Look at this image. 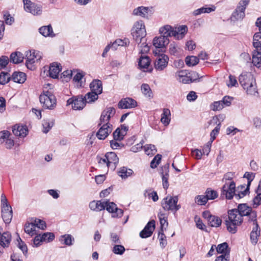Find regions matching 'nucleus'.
I'll return each mask as SVG.
<instances>
[{
	"label": "nucleus",
	"instance_id": "obj_1",
	"mask_svg": "<svg viewBox=\"0 0 261 261\" xmlns=\"http://www.w3.org/2000/svg\"><path fill=\"white\" fill-rule=\"evenodd\" d=\"M239 81L248 94L253 95L257 92L255 80L250 72H242L239 76Z\"/></svg>",
	"mask_w": 261,
	"mask_h": 261
},
{
	"label": "nucleus",
	"instance_id": "obj_2",
	"mask_svg": "<svg viewBox=\"0 0 261 261\" xmlns=\"http://www.w3.org/2000/svg\"><path fill=\"white\" fill-rule=\"evenodd\" d=\"M243 219L237 209H232L228 211V219L225 220V223L227 230L234 233L237 231V227L241 224Z\"/></svg>",
	"mask_w": 261,
	"mask_h": 261
},
{
	"label": "nucleus",
	"instance_id": "obj_3",
	"mask_svg": "<svg viewBox=\"0 0 261 261\" xmlns=\"http://www.w3.org/2000/svg\"><path fill=\"white\" fill-rule=\"evenodd\" d=\"M160 34H167L169 37L173 36L175 39H182L188 32V28L185 25L173 28L171 25H166L161 27L159 30Z\"/></svg>",
	"mask_w": 261,
	"mask_h": 261
},
{
	"label": "nucleus",
	"instance_id": "obj_4",
	"mask_svg": "<svg viewBox=\"0 0 261 261\" xmlns=\"http://www.w3.org/2000/svg\"><path fill=\"white\" fill-rule=\"evenodd\" d=\"M40 102L44 109L54 110L57 106L56 96L49 91H43L39 97Z\"/></svg>",
	"mask_w": 261,
	"mask_h": 261
},
{
	"label": "nucleus",
	"instance_id": "obj_5",
	"mask_svg": "<svg viewBox=\"0 0 261 261\" xmlns=\"http://www.w3.org/2000/svg\"><path fill=\"white\" fill-rule=\"evenodd\" d=\"M131 31L133 39L139 44L142 42L143 38L146 35L145 27L142 20L135 22Z\"/></svg>",
	"mask_w": 261,
	"mask_h": 261
},
{
	"label": "nucleus",
	"instance_id": "obj_6",
	"mask_svg": "<svg viewBox=\"0 0 261 261\" xmlns=\"http://www.w3.org/2000/svg\"><path fill=\"white\" fill-rule=\"evenodd\" d=\"M178 201V198L176 196H167L163 199L161 205L165 211L175 213L180 208V205L177 204Z\"/></svg>",
	"mask_w": 261,
	"mask_h": 261
},
{
	"label": "nucleus",
	"instance_id": "obj_7",
	"mask_svg": "<svg viewBox=\"0 0 261 261\" xmlns=\"http://www.w3.org/2000/svg\"><path fill=\"white\" fill-rule=\"evenodd\" d=\"M238 213L241 215L242 218L243 216H248L249 221H252L253 223H256L257 221V214L256 212L253 211L252 207L249 206L246 203L240 204L238 206Z\"/></svg>",
	"mask_w": 261,
	"mask_h": 261
},
{
	"label": "nucleus",
	"instance_id": "obj_8",
	"mask_svg": "<svg viewBox=\"0 0 261 261\" xmlns=\"http://www.w3.org/2000/svg\"><path fill=\"white\" fill-rule=\"evenodd\" d=\"M250 0H241L235 10L232 13L231 19L232 21H235L242 20L245 17V11L246 7L249 4Z\"/></svg>",
	"mask_w": 261,
	"mask_h": 261
},
{
	"label": "nucleus",
	"instance_id": "obj_9",
	"mask_svg": "<svg viewBox=\"0 0 261 261\" xmlns=\"http://www.w3.org/2000/svg\"><path fill=\"white\" fill-rule=\"evenodd\" d=\"M25 59L27 67L29 69L33 70L35 68L34 63L41 59V56L39 52H36L35 50H28L25 52Z\"/></svg>",
	"mask_w": 261,
	"mask_h": 261
},
{
	"label": "nucleus",
	"instance_id": "obj_10",
	"mask_svg": "<svg viewBox=\"0 0 261 261\" xmlns=\"http://www.w3.org/2000/svg\"><path fill=\"white\" fill-rule=\"evenodd\" d=\"M116 113V111L113 107H107L101 113L99 119V125H112L110 123V119L114 117Z\"/></svg>",
	"mask_w": 261,
	"mask_h": 261
},
{
	"label": "nucleus",
	"instance_id": "obj_11",
	"mask_svg": "<svg viewBox=\"0 0 261 261\" xmlns=\"http://www.w3.org/2000/svg\"><path fill=\"white\" fill-rule=\"evenodd\" d=\"M236 192V184L233 181L226 182L222 188L221 196H224L227 199H231L235 196Z\"/></svg>",
	"mask_w": 261,
	"mask_h": 261
},
{
	"label": "nucleus",
	"instance_id": "obj_12",
	"mask_svg": "<svg viewBox=\"0 0 261 261\" xmlns=\"http://www.w3.org/2000/svg\"><path fill=\"white\" fill-rule=\"evenodd\" d=\"M103 203L105 204H103L105 209L112 214V217L120 218L123 216V210L117 208L116 204L113 202H110L108 200L103 201Z\"/></svg>",
	"mask_w": 261,
	"mask_h": 261
},
{
	"label": "nucleus",
	"instance_id": "obj_13",
	"mask_svg": "<svg viewBox=\"0 0 261 261\" xmlns=\"http://www.w3.org/2000/svg\"><path fill=\"white\" fill-rule=\"evenodd\" d=\"M24 9L27 12H29L34 15H40L42 13V7L30 0H22Z\"/></svg>",
	"mask_w": 261,
	"mask_h": 261
},
{
	"label": "nucleus",
	"instance_id": "obj_14",
	"mask_svg": "<svg viewBox=\"0 0 261 261\" xmlns=\"http://www.w3.org/2000/svg\"><path fill=\"white\" fill-rule=\"evenodd\" d=\"M67 104L71 105L72 108L74 110H81L85 107L86 102L82 95H78L68 99Z\"/></svg>",
	"mask_w": 261,
	"mask_h": 261
},
{
	"label": "nucleus",
	"instance_id": "obj_15",
	"mask_svg": "<svg viewBox=\"0 0 261 261\" xmlns=\"http://www.w3.org/2000/svg\"><path fill=\"white\" fill-rule=\"evenodd\" d=\"M168 57L163 54L158 55L154 61L155 69L158 71H162L165 69L168 63Z\"/></svg>",
	"mask_w": 261,
	"mask_h": 261
},
{
	"label": "nucleus",
	"instance_id": "obj_16",
	"mask_svg": "<svg viewBox=\"0 0 261 261\" xmlns=\"http://www.w3.org/2000/svg\"><path fill=\"white\" fill-rule=\"evenodd\" d=\"M159 37H155L152 41L153 46L156 48H160L162 50L165 48L169 42L168 37L169 36L167 34H161Z\"/></svg>",
	"mask_w": 261,
	"mask_h": 261
},
{
	"label": "nucleus",
	"instance_id": "obj_17",
	"mask_svg": "<svg viewBox=\"0 0 261 261\" xmlns=\"http://www.w3.org/2000/svg\"><path fill=\"white\" fill-rule=\"evenodd\" d=\"M99 129L96 134V136L99 140H105L112 132L113 130V125H99Z\"/></svg>",
	"mask_w": 261,
	"mask_h": 261
},
{
	"label": "nucleus",
	"instance_id": "obj_18",
	"mask_svg": "<svg viewBox=\"0 0 261 261\" xmlns=\"http://www.w3.org/2000/svg\"><path fill=\"white\" fill-rule=\"evenodd\" d=\"M155 222L154 220L149 221L144 229L140 232V237L142 238L150 237L155 229Z\"/></svg>",
	"mask_w": 261,
	"mask_h": 261
},
{
	"label": "nucleus",
	"instance_id": "obj_19",
	"mask_svg": "<svg viewBox=\"0 0 261 261\" xmlns=\"http://www.w3.org/2000/svg\"><path fill=\"white\" fill-rule=\"evenodd\" d=\"M106 154L108 161V168L114 170L119 163L118 157L114 152H109Z\"/></svg>",
	"mask_w": 261,
	"mask_h": 261
},
{
	"label": "nucleus",
	"instance_id": "obj_20",
	"mask_svg": "<svg viewBox=\"0 0 261 261\" xmlns=\"http://www.w3.org/2000/svg\"><path fill=\"white\" fill-rule=\"evenodd\" d=\"M120 109H131L135 108L137 106V101L129 97L122 99L118 104Z\"/></svg>",
	"mask_w": 261,
	"mask_h": 261
},
{
	"label": "nucleus",
	"instance_id": "obj_21",
	"mask_svg": "<svg viewBox=\"0 0 261 261\" xmlns=\"http://www.w3.org/2000/svg\"><path fill=\"white\" fill-rule=\"evenodd\" d=\"M2 217L6 224H9L11 222L13 217V212L11 206L1 208Z\"/></svg>",
	"mask_w": 261,
	"mask_h": 261
},
{
	"label": "nucleus",
	"instance_id": "obj_22",
	"mask_svg": "<svg viewBox=\"0 0 261 261\" xmlns=\"http://www.w3.org/2000/svg\"><path fill=\"white\" fill-rule=\"evenodd\" d=\"M151 10L148 7L140 6L133 10L134 15L139 16L143 18H148L151 14Z\"/></svg>",
	"mask_w": 261,
	"mask_h": 261
},
{
	"label": "nucleus",
	"instance_id": "obj_23",
	"mask_svg": "<svg viewBox=\"0 0 261 261\" xmlns=\"http://www.w3.org/2000/svg\"><path fill=\"white\" fill-rule=\"evenodd\" d=\"M169 164H167L161 168V175L162 178V184L164 189L167 190L169 187Z\"/></svg>",
	"mask_w": 261,
	"mask_h": 261
},
{
	"label": "nucleus",
	"instance_id": "obj_24",
	"mask_svg": "<svg viewBox=\"0 0 261 261\" xmlns=\"http://www.w3.org/2000/svg\"><path fill=\"white\" fill-rule=\"evenodd\" d=\"M12 132L15 136L24 138L28 135V129L26 126L16 124L13 127Z\"/></svg>",
	"mask_w": 261,
	"mask_h": 261
},
{
	"label": "nucleus",
	"instance_id": "obj_25",
	"mask_svg": "<svg viewBox=\"0 0 261 261\" xmlns=\"http://www.w3.org/2000/svg\"><path fill=\"white\" fill-rule=\"evenodd\" d=\"M12 236L10 232L5 231L0 236V245L3 248H8L11 242Z\"/></svg>",
	"mask_w": 261,
	"mask_h": 261
},
{
	"label": "nucleus",
	"instance_id": "obj_26",
	"mask_svg": "<svg viewBox=\"0 0 261 261\" xmlns=\"http://www.w3.org/2000/svg\"><path fill=\"white\" fill-rule=\"evenodd\" d=\"M61 71V64L56 62L53 63L49 66V75L53 79H56L58 77L59 73Z\"/></svg>",
	"mask_w": 261,
	"mask_h": 261
},
{
	"label": "nucleus",
	"instance_id": "obj_27",
	"mask_svg": "<svg viewBox=\"0 0 261 261\" xmlns=\"http://www.w3.org/2000/svg\"><path fill=\"white\" fill-rule=\"evenodd\" d=\"M39 32L45 37H54L56 36L50 24L40 27L39 29Z\"/></svg>",
	"mask_w": 261,
	"mask_h": 261
},
{
	"label": "nucleus",
	"instance_id": "obj_28",
	"mask_svg": "<svg viewBox=\"0 0 261 261\" xmlns=\"http://www.w3.org/2000/svg\"><path fill=\"white\" fill-rule=\"evenodd\" d=\"M91 91L100 94L102 92V84L100 80H94L90 84Z\"/></svg>",
	"mask_w": 261,
	"mask_h": 261
},
{
	"label": "nucleus",
	"instance_id": "obj_29",
	"mask_svg": "<svg viewBox=\"0 0 261 261\" xmlns=\"http://www.w3.org/2000/svg\"><path fill=\"white\" fill-rule=\"evenodd\" d=\"M150 60L149 58L147 56H141L139 58L138 62V65L140 69L143 71H147V69L150 66Z\"/></svg>",
	"mask_w": 261,
	"mask_h": 261
},
{
	"label": "nucleus",
	"instance_id": "obj_30",
	"mask_svg": "<svg viewBox=\"0 0 261 261\" xmlns=\"http://www.w3.org/2000/svg\"><path fill=\"white\" fill-rule=\"evenodd\" d=\"M11 78L14 82L22 84L26 81L27 76L24 72L15 71L12 75Z\"/></svg>",
	"mask_w": 261,
	"mask_h": 261
},
{
	"label": "nucleus",
	"instance_id": "obj_31",
	"mask_svg": "<svg viewBox=\"0 0 261 261\" xmlns=\"http://www.w3.org/2000/svg\"><path fill=\"white\" fill-rule=\"evenodd\" d=\"M103 201L93 200L90 202L89 208L94 211L99 212L105 210Z\"/></svg>",
	"mask_w": 261,
	"mask_h": 261
},
{
	"label": "nucleus",
	"instance_id": "obj_32",
	"mask_svg": "<svg viewBox=\"0 0 261 261\" xmlns=\"http://www.w3.org/2000/svg\"><path fill=\"white\" fill-rule=\"evenodd\" d=\"M24 59L23 54L19 51H15L11 54L10 61L14 64L21 63Z\"/></svg>",
	"mask_w": 261,
	"mask_h": 261
},
{
	"label": "nucleus",
	"instance_id": "obj_33",
	"mask_svg": "<svg viewBox=\"0 0 261 261\" xmlns=\"http://www.w3.org/2000/svg\"><path fill=\"white\" fill-rule=\"evenodd\" d=\"M255 226L253 228L252 231L250 233V240L251 243L253 245H255L258 241V237L260 233V230L258 231V225L257 221L256 223H253Z\"/></svg>",
	"mask_w": 261,
	"mask_h": 261
},
{
	"label": "nucleus",
	"instance_id": "obj_34",
	"mask_svg": "<svg viewBox=\"0 0 261 261\" xmlns=\"http://www.w3.org/2000/svg\"><path fill=\"white\" fill-rule=\"evenodd\" d=\"M216 251L218 253L229 255L230 250L226 242L220 244L216 246Z\"/></svg>",
	"mask_w": 261,
	"mask_h": 261
},
{
	"label": "nucleus",
	"instance_id": "obj_35",
	"mask_svg": "<svg viewBox=\"0 0 261 261\" xmlns=\"http://www.w3.org/2000/svg\"><path fill=\"white\" fill-rule=\"evenodd\" d=\"M170 111L168 109H164L161 115V121L165 125L167 126L170 122Z\"/></svg>",
	"mask_w": 261,
	"mask_h": 261
},
{
	"label": "nucleus",
	"instance_id": "obj_36",
	"mask_svg": "<svg viewBox=\"0 0 261 261\" xmlns=\"http://www.w3.org/2000/svg\"><path fill=\"white\" fill-rule=\"evenodd\" d=\"M252 64L257 67L260 68L261 67V53L257 51L254 50L252 54Z\"/></svg>",
	"mask_w": 261,
	"mask_h": 261
},
{
	"label": "nucleus",
	"instance_id": "obj_37",
	"mask_svg": "<svg viewBox=\"0 0 261 261\" xmlns=\"http://www.w3.org/2000/svg\"><path fill=\"white\" fill-rule=\"evenodd\" d=\"M60 241L66 245L70 246L73 244L74 239L71 234H65L61 236Z\"/></svg>",
	"mask_w": 261,
	"mask_h": 261
},
{
	"label": "nucleus",
	"instance_id": "obj_38",
	"mask_svg": "<svg viewBox=\"0 0 261 261\" xmlns=\"http://www.w3.org/2000/svg\"><path fill=\"white\" fill-rule=\"evenodd\" d=\"M133 173L132 169L127 168L125 167L120 168L118 172L119 176L122 179H126L130 176Z\"/></svg>",
	"mask_w": 261,
	"mask_h": 261
},
{
	"label": "nucleus",
	"instance_id": "obj_39",
	"mask_svg": "<svg viewBox=\"0 0 261 261\" xmlns=\"http://www.w3.org/2000/svg\"><path fill=\"white\" fill-rule=\"evenodd\" d=\"M98 95L99 94L91 91V92L87 93L83 97L86 103H91L98 99Z\"/></svg>",
	"mask_w": 261,
	"mask_h": 261
},
{
	"label": "nucleus",
	"instance_id": "obj_40",
	"mask_svg": "<svg viewBox=\"0 0 261 261\" xmlns=\"http://www.w3.org/2000/svg\"><path fill=\"white\" fill-rule=\"evenodd\" d=\"M55 124V120L53 119L44 120L42 122L43 132L48 133Z\"/></svg>",
	"mask_w": 261,
	"mask_h": 261
},
{
	"label": "nucleus",
	"instance_id": "obj_41",
	"mask_svg": "<svg viewBox=\"0 0 261 261\" xmlns=\"http://www.w3.org/2000/svg\"><path fill=\"white\" fill-rule=\"evenodd\" d=\"M36 228L33 222L27 223L24 225V231L32 236L36 234Z\"/></svg>",
	"mask_w": 261,
	"mask_h": 261
},
{
	"label": "nucleus",
	"instance_id": "obj_42",
	"mask_svg": "<svg viewBox=\"0 0 261 261\" xmlns=\"http://www.w3.org/2000/svg\"><path fill=\"white\" fill-rule=\"evenodd\" d=\"M208 223L211 227H218L221 225L222 220L219 217L213 215L208 221Z\"/></svg>",
	"mask_w": 261,
	"mask_h": 261
},
{
	"label": "nucleus",
	"instance_id": "obj_43",
	"mask_svg": "<svg viewBox=\"0 0 261 261\" xmlns=\"http://www.w3.org/2000/svg\"><path fill=\"white\" fill-rule=\"evenodd\" d=\"M141 90L142 93L146 97L151 98L152 97V93L151 89L147 84H143L141 87Z\"/></svg>",
	"mask_w": 261,
	"mask_h": 261
},
{
	"label": "nucleus",
	"instance_id": "obj_44",
	"mask_svg": "<svg viewBox=\"0 0 261 261\" xmlns=\"http://www.w3.org/2000/svg\"><path fill=\"white\" fill-rule=\"evenodd\" d=\"M253 46L258 49V48H261V33H256L254 34L253 36Z\"/></svg>",
	"mask_w": 261,
	"mask_h": 261
},
{
	"label": "nucleus",
	"instance_id": "obj_45",
	"mask_svg": "<svg viewBox=\"0 0 261 261\" xmlns=\"http://www.w3.org/2000/svg\"><path fill=\"white\" fill-rule=\"evenodd\" d=\"M205 194L208 200H214L218 197V194L216 191L207 188L205 192Z\"/></svg>",
	"mask_w": 261,
	"mask_h": 261
},
{
	"label": "nucleus",
	"instance_id": "obj_46",
	"mask_svg": "<svg viewBox=\"0 0 261 261\" xmlns=\"http://www.w3.org/2000/svg\"><path fill=\"white\" fill-rule=\"evenodd\" d=\"M185 62L189 66H195L198 63L199 58L196 56L187 57Z\"/></svg>",
	"mask_w": 261,
	"mask_h": 261
},
{
	"label": "nucleus",
	"instance_id": "obj_47",
	"mask_svg": "<svg viewBox=\"0 0 261 261\" xmlns=\"http://www.w3.org/2000/svg\"><path fill=\"white\" fill-rule=\"evenodd\" d=\"M144 151L148 155L154 154L157 150L156 149L155 146L152 144H148L144 147Z\"/></svg>",
	"mask_w": 261,
	"mask_h": 261
},
{
	"label": "nucleus",
	"instance_id": "obj_48",
	"mask_svg": "<svg viewBox=\"0 0 261 261\" xmlns=\"http://www.w3.org/2000/svg\"><path fill=\"white\" fill-rule=\"evenodd\" d=\"M125 250L124 247L123 245H120V244H115L112 249L113 252L118 255H122Z\"/></svg>",
	"mask_w": 261,
	"mask_h": 261
},
{
	"label": "nucleus",
	"instance_id": "obj_49",
	"mask_svg": "<svg viewBox=\"0 0 261 261\" xmlns=\"http://www.w3.org/2000/svg\"><path fill=\"white\" fill-rule=\"evenodd\" d=\"M180 50V48L174 42L171 43L169 45V50L170 54L172 55L177 56L179 53Z\"/></svg>",
	"mask_w": 261,
	"mask_h": 261
},
{
	"label": "nucleus",
	"instance_id": "obj_50",
	"mask_svg": "<svg viewBox=\"0 0 261 261\" xmlns=\"http://www.w3.org/2000/svg\"><path fill=\"white\" fill-rule=\"evenodd\" d=\"M10 75L7 72H2L0 73V84L5 85L10 81Z\"/></svg>",
	"mask_w": 261,
	"mask_h": 261
},
{
	"label": "nucleus",
	"instance_id": "obj_51",
	"mask_svg": "<svg viewBox=\"0 0 261 261\" xmlns=\"http://www.w3.org/2000/svg\"><path fill=\"white\" fill-rule=\"evenodd\" d=\"M208 201L206 195H198L195 197V203L199 205H205Z\"/></svg>",
	"mask_w": 261,
	"mask_h": 261
},
{
	"label": "nucleus",
	"instance_id": "obj_52",
	"mask_svg": "<svg viewBox=\"0 0 261 261\" xmlns=\"http://www.w3.org/2000/svg\"><path fill=\"white\" fill-rule=\"evenodd\" d=\"M43 242H49L52 241L55 238V235L51 232H45L41 234Z\"/></svg>",
	"mask_w": 261,
	"mask_h": 261
},
{
	"label": "nucleus",
	"instance_id": "obj_53",
	"mask_svg": "<svg viewBox=\"0 0 261 261\" xmlns=\"http://www.w3.org/2000/svg\"><path fill=\"white\" fill-rule=\"evenodd\" d=\"M17 241L18 242L17 246L22 251L23 254H26L28 252V247L27 245L24 243V242L22 241L19 236L18 235V237L17 239Z\"/></svg>",
	"mask_w": 261,
	"mask_h": 261
},
{
	"label": "nucleus",
	"instance_id": "obj_54",
	"mask_svg": "<svg viewBox=\"0 0 261 261\" xmlns=\"http://www.w3.org/2000/svg\"><path fill=\"white\" fill-rule=\"evenodd\" d=\"M249 187L247 186V187L243 191H236L235 194V198L237 199H240L244 196H245L248 193H249Z\"/></svg>",
	"mask_w": 261,
	"mask_h": 261
},
{
	"label": "nucleus",
	"instance_id": "obj_55",
	"mask_svg": "<svg viewBox=\"0 0 261 261\" xmlns=\"http://www.w3.org/2000/svg\"><path fill=\"white\" fill-rule=\"evenodd\" d=\"M158 238L160 242V246L164 248L167 245L166 237L163 232V231L159 232Z\"/></svg>",
	"mask_w": 261,
	"mask_h": 261
},
{
	"label": "nucleus",
	"instance_id": "obj_56",
	"mask_svg": "<svg viewBox=\"0 0 261 261\" xmlns=\"http://www.w3.org/2000/svg\"><path fill=\"white\" fill-rule=\"evenodd\" d=\"M113 138L115 140L121 141L123 139L124 135L121 131L120 128L118 127L113 133Z\"/></svg>",
	"mask_w": 261,
	"mask_h": 261
},
{
	"label": "nucleus",
	"instance_id": "obj_57",
	"mask_svg": "<svg viewBox=\"0 0 261 261\" xmlns=\"http://www.w3.org/2000/svg\"><path fill=\"white\" fill-rule=\"evenodd\" d=\"M162 159V155L158 154L156 155L150 163V167L151 168H155L160 164Z\"/></svg>",
	"mask_w": 261,
	"mask_h": 261
},
{
	"label": "nucleus",
	"instance_id": "obj_58",
	"mask_svg": "<svg viewBox=\"0 0 261 261\" xmlns=\"http://www.w3.org/2000/svg\"><path fill=\"white\" fill-rule=\"evenodd\" d=\"M36 228H38L41 229H44L46 228L45 222L39 219H35L33 221Z\"/></svg>",
	"mask_w": 261,
	"mask_h": 261
},
{
	"label": "nucleus",
	"instance_id": "obj_59",
	"mask_svg": "<svg viewBox=\"0 0 261 261\" xmlns=\"http://www.w3.org/2000/svg\"><path fill=\"white\" fill-rule=\"evenodd\" d=\"M11 135L10 133L6 130L0 132V143H2L5 141Z\"/></svg>",
	"mask_w": 261,
	"mask_h": 261
},
{
	"label": "nucleus",
	"instance_id": "obj_60",
	"mask_svg": "<svg viewBox=\"0 0 261 261\" xmlns=\"http://www.w3.org/2000/svg\"><path fill=\"white\" fill-rule=\"evenodd\" d=\"M220 129V123H219L217 126L211 132L210 136L211 139L210 141L213 142L216 139V136L218 135Z\"/></svg>",
	"mask_w": 261,
	"mask_h": 261
},
{
	"label": "nucleus",
	"instance_id": "obj_61",
	"mask_svg": "<svg viewBox=\"0 0 261 261\" xmlns=\"http://www.w3.org/2000/svg\"><path fill=\"white\" fill-rule=\"evenodd\" d=\"M107 158L106 157V154H105V155L102 157L98 156H97V160L98 164L101 166L106 165L108 168V161H107Z\"/></svg>",
	"mask_w": 261,
	"mask_h": 261
},
{
	"label": "nucleus",
	"instance_id": "obj_62",
	"mask_svg": "<svg viewBox=\"0 0 261 261\" xmlns=\"http://www.w3.org/2000/svg\"><path fill=\"white\" fill-rule=\"evenodd\" d=\"M244 177L246 178L248 180L247 185L250 187L251 181L255 177V173L249 172H246L244 174Z\"/></svg>",
	"mask_w": 261,
	"mask_h": 261
},
{
	"label": "nucleus",
	"instance_id": "obj_63",
	"mask_svg": "<svg viewBox=\"0 0 261 261\" xmlns=\"http://www.w3.org/2000/svg\"><path fill=\"white\" fill-rule=\"evenodd\" d=\"M221 100L215 101L213 104V107L212 109L213 111H220L224 108Z\"/></svg>",
	"mask_w": 261,
	"mask_h": 261
},
{
	"label": "nucleus",
	"instance_id": "obj_64",
	"mask_svg": "<svg viewBox=\"0 0 261 261\" xmlns=\"http://www.w3.org/2000/svg\"><path fill=\"white\" fill-rule=\"evenodd\" d=\"M257 195L254 198L253 202V207L256 208L261 204V193H257Z\"/></svg>",
	"mask_w": 261,
	"mask_h": 261
}]
</instances>
